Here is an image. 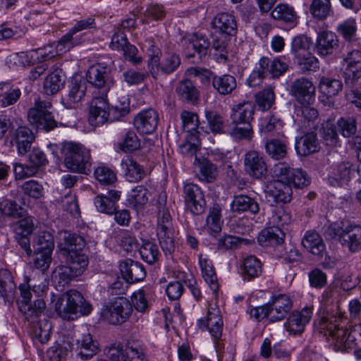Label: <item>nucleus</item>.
<instances>
[{"label": "nucleus", "mask_w": 361, "mask_h": 361, "mask_svg": "<svg viewBox=\"0 0 361 361\" xmlns=\"http://www.w3.org/2000/svg\"><path fill=\"white\" fill-rule=\"evenodd\" d=\"M120 247L127 254L135 253L138 250L139 243L136 238L131 234L123 232L121 233L118 239Z\"/></svg>", "instance_id": "nucleus-60"}, {"label": "nucleus", "mask_w": 361, "mask_h": 361, "mask_svg": "<svg viewBox=\"0 0 361 361\" xmlns=\"http://www.w3.org/2000/svg\"><path fill=\"white\" fill-rule=\"evenodd\" d=\"M133 307L128 300L119 297L103 309L102 315L104 319L113 324H121L130 316Z\"/></svg>", "instance_id": "nucleus-10"}, {"label": "nucleus", "mask_w": 361, "mask_h": 361, "mask_svg": "<svg viewBox=\"0 0 361 361\" xmlns=\"http://www.w3.org/2000/svg\"><path fill=\"white\" fill-rule=\"evenodd\" d=\"M120 271L123 279L128 283L140 281L146 276V271L143 265L130 259L121 262Z\"/></svg>", "instance_id": "nucleus-21"}, {"label": "nucleus", "mask_w": 361, "mask_h": 361, "mask_svg": "<svg viewBox=\"0 0 361 361\" xmlns=\"http://www.w3.org/2000/svg\"><path fill=\"white\" fill-rule=\"evenodd\" d=\"M20 94V90L13 87L9 83L0 84V97H1V102L3 106H8L16 103Z\"/></svg>", "instance_id": "nucleus-44"}, {"label": "nucleus", "mask_w": 361, "mask_h": 361, "mask_svg": "<svg viewBox=\"0 0 361 361\" xmlns=\"http://www.w3.org/2000/svg\"><path fill=\"white\" fill-rule=\"evenodd\" d=\"M183 39L186 44L185 57L188 59L195 57V53L196 52L199 56L193 63H198L201 61L202 56L207 54V49L210 44L208 39L203 35L194 34L184 37Z\"/></svg>", "instance_id": "nucleus-15"}, {"label": "nucleus", "mask_w": 361, "mask_h": 361, "mask_svg": "<svg viewBox=\"0 0 361 361\" xmlns=\"http://www.w3.org/2000/svg\"><path fill=\"white\" fill-rule=\"evenodd\" d=\"M337 32L341 35L349 46L356 45L357 25L354 19L350 18L340 23L337 28Z\"/></svg>", "instance_id": "nucleus-41"}, {"label": "nucleus", "mask_w": 361, "mask_h": 361, "mask_svg": "<svg viewBox=\"0 0 361 361\" xmlns=\"http://www.w3.org/2000/svg\"><path fill=\"white\" fill-rule=\"evenodd\" d=\"M302 246L314 255L322 257L325 245L321 236L315 231H307L302 240Z\"/></svg>", "instance_id": "nucleus-32"}, {"label": "nucleus", "mask_w": 361, "mask_h": 361, "mask_svg": "<svg viewBox=\"0 0 361 361\" xmlns=\"http://www.w3.org/2000/svg\"><path fill=\"white\" fill-rule=\"evenodd\" d=\"M99 350V343L92 338L89 333L82 334L76 340V351L78 355L83 360H89L95 355Z\"/></svg>", "instance_id": "nucleus-22"}, {"label": "nucleus", "mask_w": 361, "mask_h": 361, "mask_svg": "<svg viewBox=\"0 0 361 361\" xmlns=\"http://www.w3.org/2000/svg\"><path fill=\"white\" fill-rule=\"evenodd\" d=\"M171 216L165 208L158 212L157 236L164 251L171 253L174 250V243L170 234Z\"/></svg>", "instance_id": "nucleus-12"}, {"label": "nucleus", "mask_w": 361, "mask_h": 361, "mask_svg": "<svg viewBox=\"0 0 361 361\" xmlns=\"http://www.w3.org/2000/svg\"><path fill=\"white\" fill-rule=\"evenodd\" d=\"M94 177L104 185H111L116 182L117 178L113 170L106 166H99L94 169Z\"/></svg>", "instance_id": "nucleus-63"}, {"label": "nucleus", "mask_w": 361, "mask_h": 361, "mask_svg": "<svg viewBox=\"0 0 361 361\" xmlns=\"http://www.w3.org/2000/svg\"><path fill=\"white\" fill-rule=\"evenodd\" d=\"M319 88L322 93L330 97L338 94L341 91L343 84L340 80L323 77L320 80Z\"/></svg>", "instance_id": "nucleus-45"}, {"label": "nucleus", "mask_w": 361, "mask_h": 361, "mask_svg": "<svg viewBox=\"0 0 361 361\" xmlns=\"http://www.w3.org/2000/svg\"><path fill=\"white\" fill-rule=\"evenodd\" d=\"M295 150L300 156H307L319 150V143L316 133L310 132L296 138Z\"/></svg>", "instance_id": "nucleus-26"}, {"label": "nucleus", "mask_w": 361, "mask_h": 361, "mask_svg": "<svg viewBox=\"0 0 361 361\" xmlns=\"http://www.w3.org/2000/svg\"><path fill=\"white\" fill-rule=\"evenodd\" d=\"M86 85L84 81L73 80L69 87V92L64 99V104L68 109L77 108L85 95Z\"/></svg>", "instance_id": "nucleus-29"}, {"label": "nucleus", "mask_w": 361, "mask_h": 361, "mask_svg": "<svg viewBox=\"0 0 361 361\" xmlns=\"http://www.w3.org/2000/svg\"><path fill=\"white\" fill-rule=\"evenodd\" d=\"M51 108V104L49 102H35L34 106L28 111L27 117L30 123L45 131L54 129L57 126V122L50 111Z\"/></svg>", "instance_id": "nucleus-8"}, {"label": "nucleus", "mask_w": 361, "mask_h": 361, "mask_svg": "<svg viewBox=\"0 0 361 361\" xmlns=\"http://www.w3.org/2000/svg\"><path fill=\"white\" fill-rule=\"evenodd\" d=\"M340 243L351 252L360 251L361 250V226L351 224H343Z\"/></svg>", "instance_id": "nucleus-18"}, {"label": "nucleus", "mask_w": 361, "mask_h": 361, "mask_svg": "<svg viewBox=\"0 0 361 361\" xmlns=\"http://www.w3.org/2000/svg\"><path fill=\"white\" fill-rule=\"evenodd\" d=\"M231 209L233 213L237 214L250 212L252 214H257L260 210L257 201L246 195H235L231 204Z\"/></svg>", "instance_id": "nucleus-24"}, {"label": "nucleus", "mask_w": 361, "mask_h": 361, "mask_svg": "<svg viewBox=\"0 0 361 361\" xmlns=\"http://www.w3.org/2000/svg\"><path fill=\"white\" fill-rule=\"evenodd\" d=\"M148 198V190L142 185H137L128 192L127 202L132 207L140 209L147 204Z\"/></svg>", "instance_id": "nucleus-40"}, {"label": "nucleus", "mask_w": 361, "mask_h": 361, "mask_svg": "<svg viewBox=\"0 0 361 361\" xmlns=\"http://www.w3.org/2000/svg\"><path fill=\"white\" fill-rule=\"evenodd\" d=\"M316 329L319 333L329 337V340L336 351L344 352L357 347L352 332L340 326L334 315L322 317L316 324Z\"/></svg>", "instance_id": "nucleus-3"}, {"label": "nucleus", "mask_w": 361, "mask_h": 361, "mask_svg": "<svg viewBox=\"0 0 361 361\" xmlns=\"http://www.w3.org/2000/svg\"><path fill=\"white\" fill-rule=\"evenodd\" d=\"M271 16L276 20H283L286 23H294L297 15L292 6L287 4H279L272 11Z\"/></svg>", "instance_id": "nucleus-52"}, {"label": "nucleus", "mask_w": 361, "mask_h": 361, "mask_svg": "<svg viewBox=\"0 0 361 361\" xmlns=\"http://www.w3.org/2000/svg\"><path fill=\"white\" fill-rule=\"evenodd\" d=\"M311 317L312 311L307 307L303 308L301 312H293L288 318L285 327L288 331L293 334H301Z\"/></svg>", "instance_id": "nucleus-23"}, {"label": "nucleus", "mask_w": 361, "mask_h": 361, "mask_svg": "<svg viewBox=\"0 0 361 361\" xmlns=\"http://www.w3.org/2000/svg\"><path fill=\"white\" fill-rule=\"evenodd\" d=\"M262 271L261 262L256 257L250 255L244 259L243 275L245 279L250 280L258 277Z\"/></svg>", "instance_id": "nucleus-42"}, {"label": "nucleus", "mask_w": 361, "mask_h": 361, "mask_svg": "<svg viewBox=\"0 0 361 361\" xmlns=\"http://www.w3.org/2000/svg\"><path fill=\"white\" fill-rule=\"evenodd\" d=\"M291 221V217L283 207H277L272 210L271 215L269 217V223L274 228H280L281 226L288 225Z\"/></svg>", "instance_id": "nucleus-61"}, {"label": "nucleus", "mask_w": 361, "mask_h": 361, "mask_svg": "<svg viewBox=\"0 0 361 361\" xmlns=\"http://www.w3.org/2000/svg\"><path fill=\"white\" fill-rule=\"evenodd\" d=\"M200 92L190 78L182 80V102L196 106L200 102Z\"/></svg>", "instance_id": "nucleus-36"}, {"label": "nucleus", "mask_w": 361, "mask_h": 361, "mask_svg": "<svg viewBox=\"0 0 361 361\" xmlns=\"http://www.w3.org/2000/svg\"><path fill=\"white\" fill-rule=\"evenodd\" d=\"M48 245L49 247L50 246V252H52L54 247V238L52 235L47 231L38 232L34 239L33 246L35 250L38 252H47Z\"/></svg>", "instance_id": "nucleus-55"}, {"label": "nucleus", "mask_w": 361, "mask_h": 361, "mask_svg": "<svg viewBox=\"0 0 361 361\" xmlns=\"http://www.w3.org/2000/svg\"><path fill=\"white\" fill-rule=\"evenodd\" d=\"M29 282V277L25 276L24 281L18 286V308L27 319L37 317L45 310L44 297L48 290V282L46 280L32 286Z\"/></svg>", "instance_id": "nucleus-1"}, {"label": "nucleus", "mask_w": 361, "mask_h": 361, "mask_svg": "<svg viewBox=\"0 0 361 361\" xmlns=\"http://www.w3.org/2000/svg\"><path fill=\"white\" fill-rule=\"evenodd\" d=\"M61 153L66 167L73 172L86 173L90 171V152L84 146L69 142L63 145Z\"/></svg>", "instance_id": "nucleus-5"}, {"label": "nucleus", "mask_w": 361, "mask_h": 361, "mask_svg": "<svg viewBox=\"0 0 361 361\" xmlns=\"http://www.w3.org/2000/svg\"><path fill=\"white\" fill-rule=\"evenodd\" d=\"M159 49L152 45L149 49V59L148 68L154 78H157L160 73L169 74L173 72L180 64L178 55L168 53L163 58L161 62L159 59Z\"/></svg>", "instance_id": "nucleus-9"}, {"label": "nucleus", "mask_w": 361, "mask_h": 361, "mask_svg": "<svg viewBox=\"0 0 361 361\" xmlns=\"http://www.w3.org/2000/svg\"><path fill=\"white\" fill-rule=\"evenodd\" d=\"M86 78L87 82L97 88L104 87L111 82L107 67L101 63L90 66Z\"/></svg>", "instance_id": "nucleus-25"}, {"label": "nucleus", "mask_w": 361, "mask_h": 361, "mask_svg": "<svg viewBox=\"0 0 361 361\" xmlns=\"http://www.w3.org/2000/svg\"><path fill=\"white\" fill-rule=\"evenodd\" d=\"M338 131L344 137H351L357 132V123L354 118H341L336 122Z\"/></svg>", "instance_id": "nucleus-56"}, {"label": "nucleus", "mask_w": 361, "mask_h": 361, "mask_svg": "<svg viewBox=\"0 0 361 361\" xmlns=\"http://www.w3.org/2000/svg\"><path fill=\"white\" fill-rule=\"evenodd\" d=\"M130 112L128 99L122 97L109 109L111 121L119 120Z\"/></svg>", "instance_id": "nucleus-59"}, {"label": "nucleus", "mask_w": 361, "mask_h": 361, "mask_svg": "<svg viewBox=\"0 0 361 361\" xmlns=\"http://www.w3.org/2000/svg\"><path fill=\"white\" fill-rule=\"evenodd\" d=\"M193 164L200 167L201 179L207 183H213L217 178L219 171L217 166L207 159H201L197 153L193 155Z\"/></svg>", "instance_id": "nucleus-34"}, {"label": "nucleus", "mask_w": 361, "mask_h": 361, "mask_svg": "<svg viewBox=\"0 0 361 361\" xmlns=\"http://www.w3.org/2000/svg\"><path fill=\"white\" fill-rule=\"evenodd\" d=\"M290 94L301 104H312L315 99V87L309 80L301 78L290 85Z\"/></svg>", "instance_id": "nucleus-11"}, {"label": "nucleus", "mask_w": 361, "mask_h": 361, "mask_svg": "<svg viewBox=\"0 0 361 361\" xmlns=\"http://www.w3.org/2000/svg\"><path fill=\"white\" fill-rule=\"evenodd\" d=\"M142 259L149 264H153L157 259L159 250L157 246L149 241L144 242L138 248Z\"/></svg>", "instance_id": "nucleus-62"}, {"label": "nucleus", "mask_w": 361, "mask_h": 361, "mask_svg": "<svg viewBox=\"0 0 361 361\" xmlns=\"http://www.w3.org/2000/svg\"><path fill=\"white\" fill-rule=\"evenodd\" d=\"M199 118L197 114L184 111L182 112V130L185 135V142L182 144V153L185 157L193 158L200 149V141L197 130Z\"/></svg>", "instance_id": "nucleus-6"}, {"label": "nucleus", "mask_w": 361, "mask_h": 361, "mask_svg": "<svg viewBox=\"0 0 361 361\" xmlns=\"http://www.w3.org/2000/svg\"><path fill=\"white\" fill-rule=\"evenodd\" d=\"M269 67V59L264 57L259 60V68L254 70L247 80V83L250 87H255L260 84L265 76L266 69Z\"/></svg>", "instance_id": "nucleus-57"}, {"label": "nucleus", "mask_w": 361, "mask_h": 361, "mask_svg": "<svg viewBox=\"0 0 361 361\" xmlns=\"http://www.w3.org/2000/svg\"><path fill=\"white\" fill-rule=\"evenodd\" d=\"M254 114V105L251 102H244L235 105L232 108L231 119L235 125L250 124Z\"/></svg>", "instance_id": "nucleus-28"}, {"label": "nucleus", "mask_w": 361, "mask_h": 361, "mask_svg": "<svg viewBox=\"0 0 361 361\" xmlns=\"http://www.w3.org/2000/svg\"><path fill=\"white\" fill-rule=\"evenodd\" d=\"M159 123L158 113L152 109L142 111L134 118L135 128L142 134L153 133Z\"/></svg>", "instance_id": "nucleus-19"}, {"label": "nucleus", "mask_w": 361, "mask_h": 361, "mask_svg": "<svg viewBox=\"0 0 361 361\" xmlns=\"http://www.w3.org/2000/svg\"><path fill=\"white\" fill-rule=\"evenodd\" d=\"M341 54L345 65L343 72L345 85L352 86L357 85L361 78V51L360 43L349 46L344 44L341 48Z\"/></svg>", "instance_id": "nucleus-7"}, {"label": "nucleus", "mask_w": 361, "mask_h": 361, "mask_svg": "<svg viewBox=\"0 0 361 361\" xmlns=\"http://www.w3.org/2000/svg\"><path fill=\"white\" fill-rule=\"evenodd\" d=\"M0 209L3 214L14 219L24 217L27 214L25 208L11 200H3L0 204Z\"/></svg>", "instance_id": "nucleus-48"}, {"label": "nucleus", "mask_w": 361, "mask_h": 361, "mask_svg": "<svg viewBox=\"0 0 361 361\" xmlns=\"http://www.w3.org/2000/svg\"><path fill=\"white\" fill-rule=\"evenodd\" d=\"M184 192L187 209L195 215L203 214L206 209V202L200 188L195 185L188 184L184 187Z\"/></svg>", "instance_id": "nucleus-14"}, {"label": "nucleus", "mask_w": 361, "mask_h": 361, "mask_svg": "<svg viewBox=\"0 0 361 361\" xmlns=\"http://www.w3.org/2000/svg\"><path fill=\"white\" fill-rule=\"evenodd\" d=\"M200 328H206L215 340L221 337L223 321L220 315V311L214 307L208 309L207 315L204 319L198 320Z\"/></svg>", "instance_id": "nucleus-20"}, {"label": "nucleus", "mask_w": 361, "mask_h": 361, "mask_svg": "<svg viewBox=\"0 0 361 361\" xmlns=\"http://www.w3.org/2000/svg\"><path fill=\"white\" fill-rule=\"evenodd\" d=\"M244 170L250 177L259 179L267 173V168L263 157L255 150H250L244 156Z\"/></svg>", "instance_id": "nucleus-13"}, {"label": "nucleus", "mask_w": 361, "mask_h": 361, "mask_svg": "<svg viewBox=\"0 0 361 361\" xmlns=\"http://www.w3.org/2000/svg\"><path fill=\"white\" fill-rule=\"evenodd\" d=\"M76 276L66 264L57 267L53 272L52 278L54 283H57L59 287L63 288Z\"/></svg>", "instance_id": "nucleus-49"}, {"label": "nucleus", "mask_w": 361, "mask_h": 361, "mask_svg": "<svg viewBox=\"0 0 361 361\" xmlns=\"http://www.w3.org/2000/svg\"><path fill=\"white\" fill-rule=\"evenodd\" d=\"M338 45V39L335 33L323 31L318 33L315 50L321 56L331 54Z\"/></svg>", "instance_id": "nucleus-27"}, {"label": "nucleus", "mask_w": 361, "mask_h": 361, "mask_svg": "<svg viewBox=\"0 0 361 361\" xmlns=\"http://www.w3.org/2000/svg\"><path fill=\"white\" fill-rule=\"evenodd\" d=\"M266 152L276 160L283 159L287 154V145L279 139L268 140L265 143Z\"/></svg>", "instance_id": "nucleus-43"}, {"label": "nucleus", "mask_w": 361, "mask_h": 361, "mask_svg": "<svg viewBox=\"0 0 361 361\" xmlns=\"http://www.w3.org/2000/svg\"><path fill=\"white\" fill-rule=\"evenodd\" d=\"M330 11V0H313L310 8L311 14L319 19L326 18Z\"/></svg>", "instance_id": "nucleus-58"}, {"label": "nucleus", "mask_w": 361, "mask_h": 361, "mask_svg": "<svg viewBox=\"0 0 361 361\" xmlns=\"http://www.w3.org/2000/svg\"><path fill=\"white\" fill-rule=\"evenodd\" d=\"M121 166L126 180L129 182H137L145 176L143 168L132 158L123 159Z\"/></svg>", "instance_id": "nucleus-33"}, {"label": "nucleus", "mask_w": 361, "mask_h": 361, "mask_svg": "<svg viewBox=\"0 0 361 361\" xmlns=\"http://www.w3.org/2000/svg\"><path fill=\"white\" fill-rule=\"evenodd\" d=\"M284 238V233L281 228L271 227L262 230L258 235L259 243L264 247L274 246L281 244Z\"/></svg>", "instance_id": "nucleus-37"}, {"label": "nucleus", "mask_w": 361, "mask_h": 361, "mask_svg": "<svg viewBox=\"0 0 361 361\" xmlns=\"http://www.w3.org/2000/svg\"><path fill=\"white\" fill-rule=\"evenodd\" d=\"M81 39L79 36L73 37L68 32L63 35L56 44H54L56 56L63 54L73 47L79 44Z\"/></svg>", "instance_id": "nucleus-51"}, {"label": "nucleus", "mask_w": 361, "mask_h": 361, "mask_svg": "<svg viewBox=\"0 0 361 361\" xmlns=\"http://www.w3.org/2000/svg\"><path fill=\"white\" fill-rule=\"evenodd\" d=\"M59 248L67 258V265L75 275L80 276L88 264V259L82 251L85 246V239L75 233H61Z\"/></svg>", "instance_id": "nucleus-2"}, {"label": "nucleus", "mask_w": 361, "mask_h": 361, "mask_svg": "<svg viewBox=\"0 0 361 361\" xmlns=\"http://www.w3.org/2000/svg\"><path fill=\"white\" fill-rule=\"evenodd\" d=\"M212 84L214 88L221 95L231 94L237 87L235 78L228 74L214 76L212 80Z\"/></svg>", "instance_id": "nucleus-38"}, {"label": "nucleus", "mask_w": 361, "mask_h": 361, "mask_svg": "<svg viewBox=\"0 0 361 361\" xmlns=\"http://www.w3.org/2000/svg\"><path fill=\"white\" fill-rule=\"evenodd\" d=\"M200 264L204 281L208 283L213 292H217L219 290V284L213 266L210 264L207 259H202L201 257L200 259Z\"/></svg>", "instance_id": "nucleus-46"}, {"label": "nucleus", "mask_w": 361, "mask_h": 361, "mask_svg": "<svg viewBox=\"0 0 361 361\" xmlns=\"http://www.w3.org/2000/svg\"><path fill=\"white\" fill-rule=\"evenodd\" d=\"M206 118L209 128L213 133H224V120L221 115L216 111H207Z\"/></svg>", "instance_id": "nucleus-64"}, {"label": "nucleus", "mask_w": 361, "mask_h": 361, "mask_svg": "<svg viewBox=\"0 0 361 361\" xmlns=\"http://www.w3.org/2000/svg\"><path fill=\"white\" fill-rule=\"evenodd\" d=\"M55 309L61 317L73 319L78 314H90L92 310V306L80 292L70 290L59 298Z\"/></svg>", "instance_id": "nucleus-4"}, {"label": "nucleus", "mask_w": 361, "mask_h": 361, "mask_svg": "<svg viewBox=\"0 0 361 361\" xmlns=\"http://www.w3.org/2000/svg\"><path fill=\"white\" fill-rule=\"evenodd\" d=\"M16 284L10 271L7 269L0 270V298L10 300L13 298Z\"/></svg>", "instance_id": "nucleus-39"}, {"label": "nucleus", "mask_w": 361, "mask_h": 361, "mask_svg": "<svg viewBox=\"0 0 361 361\" xmlns=\"http://www.w3.org/2000/svg\"><path fill=\"white\" fill-rule=\"evenodd\" d=\"M352 164L348 162H342L337 165L335 169L334 177L330 178L329 180L332 185H341L342 181L348 182L350 178Z\"/></svg>", "instance_id": "nucleus-50"}, {"label": "nucleus", "mask_w": 361, "mask_h": 361, "mask_svg": "<svg viewBox=\"0 0 361 361\" xmlns=\"http://www.w3.org/2000/svg\"><path fill=\"white\" fill-rule=\"evenodd\" d=\"M269 195L277 203H287L291 200L292 188L282 181H274L270 186Z\"/></svg>", "instance_id": "nucleus-35"}, {"label": "nucleus", "mask_w": 361, "mask_h": 361, "mask_svg": "<svg viewBox=\"0 0 361 361\" xmlns=\"http://www.w3.org/2000/svg\"><path fill=\"white\" fill-rule=\"evenodd\" d=\"M267 305L269 312V319L271 322L283 319L292 309V302L290 298L284 294L273 297L271 302Z\"/></svg>", "instance_id": "nucleus-16"}, {"label": "nucleus", "mask_w": 361, "mask_h": 361, "mask_svg": "<svg viewBox=\"0 0 361 361\" xmlns=\"http://www.w3.org/2000/svg\"><path fill=\"white\" fill-rule=\"evenodd\" d=\"M110 118L109 109L106 99L98 97L92 99L89 110L88 121L92 126L104 124Z\"/></svg>", "instance_id": "nucleus-17"}, {"label": "nucleus", "mask_w": 361, "mask_h": 361, "mask_svg": "<svg viewBox=\"0 0 361 361\" xmlns=\"http://www.w3.org/2000/svg\"><path fill=\"white\" fill-rule=\"evenodd\" d=\"M13 141L17 146L18 152L20 154H25L31 147L35 137L32 132L27 127L18 128L13 133Z\"/></svg>", "instance_id": "nucleus-31"}, {"label": "nucleus", "mask_w": 361, "mask_h": 361, "mask_svg": "<svg viewBox=\"0 0 361 361\" xmlns=\"http://www.w3.org/2000/svg\"><path fill=\"white\" fill-rule=\"evenodd\" d=\"M221 208L219 204H214L209 211L207 219V224L209 230L214 233L221 231Z\"/></svg>", "instance_id": "nucleus-54"}, {"label": "nucleus", "mask_w": 361, "mask_h": 361, "mask_svg": "<svg viewBox=\"0 0 361 361\" xmlns=\"http://www.w3.org/2000/svg\"><path fill=\"white\" fill-rule=\"evenodd\" d=\"M71 350V345L66 341L56 343L47 350V357L49 361H63Z\"/></svg>", "instance_id": "nucleus-53"}, {"label": "nucleus", "mask_w": 361, "mask_h": 361, "mask_svg": "<svg viewBox=\"0 0 361 361\" xmlns=\"http://www.w3.org/2000/svg\"><path fill=\"white\" fill-rule=\"evenodd\" d=\"M64 85V80L59 71H55L44 80V90L47 94H54Z\"/></svg>", "instance_id": "nucleus-47"}, {"label": "nucleus", "mask_w": 361, "mask_h": 361, "mask_svg": "<svg viewBox=\"0 0 361 361\" xmlns=\"http://www.w3.org/2000/svg\"><path fill=\"white\" fill-rule=\"evenodd\" d=\"M213 27L222 35L233 36L237 32V23L235 17L228 13L218 14L212 23Z\"/></svg>", "instance_id": "nucleus-30"}]
</instances>
